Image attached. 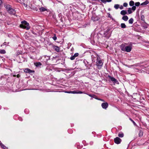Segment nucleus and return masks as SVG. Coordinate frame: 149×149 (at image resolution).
I'll return each instance as SVG.
<instances>
[{
  "instance_id": "obj_1",
  "label": "nucleus",
  "mask_w": 149,
  "mask_h": 149,
  "mask_svg": "<svg viewBox=\"0 0 149 149\" xmlns=\"http://www.w3.org/2000/svg\"><path fill=\"white\" fill-rule=\"evenodd\" d=\"M126 45V44H122L120 46V48L123 51L130 52L132 49V47L130 46H125Z\"/></svg>"
},
{
  "instance_id": "obj_2",
  "label": "nucleus",
  "mask_w": 149,
  "mask_h": 149,
  "mask_svg": "<svg viewBox=\"0 0 149 149\" xmlns=\"http://www.w3.org/2000/svg\"><path fill=\"white\" fill-rule=\"evenodd\" d=\"M21 24L19 25V27L23 29H25L27 30H28L30 29V26L29 23L25 21H22Z\"/></svg>"
},
{
  "instance_id": "obj_3",
  "label": "nucleus",
  "mask_w": 149,
  "mask_h": 149,
  "mask_svg": "<svg viewBox=\"0 0 149 149\" xmlns=\"http://www.w3.org/2000/svg\"><path fill=\"white\" fill-rule=\"evenodd\" d=\"M97 60L96 62V65L99 68H101L103 65V63L102 61L100 60L99 57H97Z\"/></svg>"
},
{
  "instance_id": "obj_4",
  "label": "nucleus",
  "mask_w": 149,
  "mask_h": 149,
  "mask_svg": "<svg viewBox=\"0 0 149 149\" xmlns=\"http://www.w3.org/2000/svg\"><path fill=\"white\" fill-rule=\"evenodd\" d=\"M50 60V58L49 56H44L42 57V60L43 63L47 65H49V63L48 62V61Z\"/></svg>"
},
{
  "instance_id": "obj_5",
  "label": "nucleus",
  "mask_w": 149,
  "mask_h": 149,
  "mask_svg": "<svg viewBox=\"0 0 149 149\" xmlns=\"http://www.w3.org/2000/svg\"><path fill=\"white\" fill-rule=\"evenodd\" d=\"M108 77L113 82V83L117 84H119L118 81L114 77H112L110 76H109Z\"/></svg>"
},
{
  "instance_id": "obj_6",
  "label": "nucleus",
  "mask_w": 149,
  "mask_h": 149,
  "mask_svg": "<svg viewBox=\"0 0 149 149\" xmlns=\"http://www.w3.org/2000/svg\"><path fill=\"white\" fill-rule=\"evenodd\" d=\"M114 142L115 143L118 144L120 143L121 140V139L118 137H116L114 139Z\"/></svg>"
},
{
  "instance_id": "obj_7",
  "label": "nucleus",
  "mask_w": 149,
  "mask_h": 149,
  "mask_svg": "<svg viewBox=\"0 0 149 149\" xmlns=\"http://www.w3.org/2000/svg\"><path fill=\"white\" fill-rule=\"evenodd\" d=\"M101 106L103 109H106L108 106V104L107 102H104L102 103Z\"/></svg>"
},
{
  "instance_id": "obj_8",
  "label": "nucleus",
  "mask_w": 149,
  "mask_h": 149,
  "mask_svg": "<svg viewBox=\"0 0 149 149\" xmlns=\"http://www.w3.org/2000/svg\"><path fill=\"white\" fill-rule=\"evenodd\" d=\"M8 11L11 15H15V14L16 12L15 10L12 8L10 9Z\"/></svg>"
},
{
  "instance_id": "obj_9",
  "label": "nucleus",
  "mask_w": 149,
  "mask_h": 149,
  "mask_svg": "<svg viewBox=\"0 0 149 149\" xmlns=\"http://www.w3.org/2000/svg\"><path fill=\"white\" fill-rule=\"evenodd\" d=\"M45 70L47 72L50 74L52 71V67L48 66L46 68Z\"/></svg>"
},
{
  "instance_id": "obj_10",
  "label": "nucleus",
  "mask_w": 149,
  "mask_h": 149,
  "mask_svg": "<svg viewBox=\"0 0 149 149\" xmlns=\"http://www.w3.org/2000/svg\"><path fill=\"white\" fill-rule=\"evenodd\" d=\"M24 71L26 73H29L33 72H34V71L33 70H31L28 68H25L24 70Z\"/></svg>"
},
{
  "instance_id": "obj_11",
  "label": "nucleus",
  "mask_w": 149,
  "mask_h": 149,
  "mask_svg": "<svg viewBox=\"0 0 149 149\" xmlns=\"http://www.w3.org/2000/svg\"><path fill=\"white\" fill-rule=\"evenodd\" d=\"M79 55V53H75L74 55L70 57V59L72 60H74L75 58V57H77Z\"/></svg>"
},
{
  "instance_id": "obj_12",
  "label": "nucleus",
  "mask_w": 149,
  "mask_h": 149,
  "mask_svg": "<svg viewBox=\"0 0 149 149\" xmlns=\"http://www.w3.org/2000/svg\"><path fill=\"white\" fill-rule=\"evenodd\" d=\"M53 48L57 52H59L60 51V49L59 47L57 46H54L53 47Z\"/></svg>"
},
{
  "instance_id": "obj_13",
  "label": "nucleus",
  "mask_w": 149,
  "mask_h": 149,
  "mask_svg": "<svg viewBox=\"0 0 149 149\" xmlns=\"http://www.w3.org/2000/svg\"><path fill=\"white\" fill-rule=\"evenodd\" d=\"M34 65L36 66V67H38L40 66H41L42 65V63L40 62H36L34 63Z\"/></svg>"
},
{
  "instance_id": "obj_14",
  "label": "nucleus",
  "mask_w": 149,
  "mask_h": 149,
  "mask_svg": "<svg viewBox=\"0 0 149 149\" xmlns=\"http://www.w3.org/2000/svg\"><path fill=\"white\" fill-rule=\"evenodd\" d=\"M4 7L6 8L7 11H8L11 8L10 6L9 5H5Z\"/></svg>"
},
{
  "instance_id": "obj_15",
  "label": "nucleus",
  "mask_w": 149,
  "mask_h": 149,
  "mask_svg": "<svg viewBox=\"0 0 149 149\" xmlns=\"http://www.w3.org/2000/svg\"><path fill=\"white\" fill-rule=\"evenodd\" d=\"M66 93H73V94H77V91H66L65 92Z\"/></svg>"
},
{
  "instance_id": "obj_16",
  "label": "nucleus",
  "mask_w": 149,
  "mask_h": 149,
  "mask_svg": "<svg viewBox=\"0 0 149 149\" xmlns=\"http://www.w3.org/2000/svg\"><path fill=\"white\" fill-rule=\"evenodd\" d=\"M122 19L125 21H126L128 20V17L126 15H125L122 17Z\"/></svg>"
},
{
  "instance_id": "obj_17",
  "label": "nucleus",
  "mask_w": 149,
  "mask_h": 149,
  "mask_svg": "<svg viewBox=\"0 0 149 149\" xmlns=\"http://www.w3.org/2000/svg\"><path fill=\"white\" fill-rule=\"evenodd\" d=\"M127 13L126 10H122L120 12V14L122 15H124L126 14H127Z\"/></svg>"
},
{
  "instance_id": "obj_18",
  "label": "nucleus",
  "mask_w": 149,
  "mask_h": 149,
  "mask_svg": "<svg viewBox=\"0 0 149 149\" xmlns=\"http://www.w3.org/2000/svg\"><path fill=\"white\" fill-rule=\"evenodd\" d=\"M149 3V1L147 0H146L145 1L141 3V6H145L148 4Z\"/></svg>"
},
{
  "instance_id": "obj_19",
  "label": "nucleus",
  "mask_w": 149,
  "mask_h": 149,
  "mask_svg": "<svg viewBox=\"0 0 149 149\" xmlns=\"http://www.w3.org/2000/svg\"><path fill=\"white\" fill-rule=\"evenodd\" d=\"M120 5L118 4H115L114 6V8L116 9H118Z\"/></svg>"
},
{
  "instance_id": "obj_20",
  "label": "nucleus",
  "mask_w": 149,
  "mask_h": 149,
  "mask_svg": "<svg viewBox=\"0 0 149 149\" xmlns=\"http://www.w3.org/2000/svg\"><path fill=\"white\" fill-rule=\"evenodd\" d=\"M129 24H132L134 22V20L133 18H131L128 21Z\"/></svg>"
},
{
  "instance_id": "obj_21",
  "label": "nucleus",
  "mask_w": 149,
  "mask_h": 149,
  "mask_svg": "<svg viewBox=\"0 0 149 149\" xmlns=\"http://www.w3.org/2000/svg\"><path fill=\"white\" fill-rule=\"evenodd\" d=\"M40 11L43 12L47 10V9L44 7H42L40 8Z\"/></svg>"
},
{
  "instance_id": "obj_22",
  "label": "nucleus",
  "mask_w": 149,
  "mask_h": 149,
  "mask_svg": "<svg viewBox=\"0 0 149 149\" xmlns=\"http://www.w3.org/2000/svg\"><path fill=\"white\" fill-rule=\"evenodd\" d=\"M121 27L122 28H125L126 27V25L124 23H121L120 24Z\"/></svg>"
},
{
  "instance_id": "obj_23",
  "label": "nucleus",
  "mask_w": 149,
  "mask_h": 149,
  "mask_svg": "<svg viewBox=\"0 0 149 149\" xmlns=\"http://www.w3.org/2000/svg\"><path fill=\"white\" fill-rule=\"evenodd\" d=\"M134 4V2L133 1H131L129 2V5L131 6H133Z\"/></svg>"
},
{
  "instance_id": "obj_24",
  "label": "nucleus",
  "mask_w": 149,
  "mask_h": 149,
  "mask_svg": "<svg viewBox=\"0 0 149 149\" xmlns=\"http://www.w3.org/2000/svg\"><path fill=\"white\" fill-rule=\"evenodd\" d=\"M6 53V51L4 49L0 50V53L1 54H5Z\"/></svg>"
},
{
  "instance_id": "obj_25",
  "label": "nucleus",
  "mask_w": 149,
  "mask_h": 149,
  "mask_svg": "<svg viewBox=\"0 0 149 149\" xmlns=\"http://www.w3.org/2000/svg\"><path fill=\"white\" fill-rule=\"evenodd\" d=\"M143 135V132L142 130H140L139 132V136L140 137L142 136Z\"/></svg>"
},
{
  "instance_id": "obj_26",
  "label": "nucleus",
  "mask_w": 149,
  "mask_h": 149,
  "mask_svg": "<svg viewBox=\"0 0 149 149\" xmlns=\"http://www.w3.org/2000/svg\"><path fill=\"white\" fill-rule=\"evenodd\" d=\"M118 136L120 137H123L124 136V134L123 133H119L118 134Z\"/></svg>"
},
{
  "instance_id": "obj_27",
  "label": "nucleus",
  "mask_w": 149,
  "mask_h": 149,
  "mask_svg": "<svg viewBox=\"0 0 149 149\" xmlns=\"http://www.w3.org/2000/svg\"><path fill=\"white\" fill-rule=\"evenodd\" d=\"M128 12L129 14H131L132 12V9L131 8H129L128 10Z\"/></svg>"
},
{
  "instance_id": "obj_28",
  "label": "nucleus",
  "mask_w": 149,
  "mask_h": 149,
  "mask_svg": "<svg viewBox=\"0 0 149 149\" xmlns=\"http://www.w3.org/2000/svg\"><path fill=\"white\" fill-rule=\"evenodd\" d=\"M144 18H145V17H144V15H141V20L143 21H144V20H145Z\"/></svg>"
},
{
  "instance_id": "obj_29",
  "label": "nucleus",
  "mask_w": 149,
  "mask_h": 149,
  "mask_svg": "<svg viewBox=\"0 0 149 149\" xmlns=\"http://www.w3.org/2000/svg\"><path fill=\"white\" fill-rule=\"evenodd\" d=\"M107 15H108V17H109L111 19H113V18H112V16L111 15H110V14L109 13H107Z\"/></svg>"
},
{
  "instance_id": "obj_30",
  "label": "nucleus",
  "mask_w": 149,
  "mask_h": 149,
  "mask_svg": "<svg viewBox=\"0 0 149 149\" xmlns=\"http://www.w3.org/2000/svg\"><path fill=\"white\" fill-rule=\"evenodd\" d=\"M140 4V3L139 2H137L135 3V6H139V5Z\"/></svg>"
},
{
  "instance_id": "obj_31",
  "label": "nucleus",
  "mask_w": 149,
  "mask_h": 149,
  "mask_svg": "<svg viewBox=\"0 0 149 149\" xmlns=\"http://www.w3.org/2000/svg\"><path fill=\"white\" fill-rule=\"evenodd\" d=\"M112 0H105V2L103 3L105 4L107 2H110Z\"/></svg>"
},
{
  "instance_id": "obj_32",
  "label": "nucleus",
  "mask_w": 149,
  "mask_h": 149,
  "mask_svg": "<svg viewBox=\"0 0 149 149\" xmlns=\"http://www.w3.org/2000/svg\"><path fill=\"white\" fill-rule=\"evenodd\" d=\"M77 94L85 93L84 92H82L80 91H77Z\"/></svg>"
},
{
  "instance_id": "obj_33",
  "label": "nucleus",
  "mask_w": 149,
  "mask_h": 149,
  "mask_svg": "<svg viewBox=\"0 0 149 149\" xmlns=\"http://www.w3.org/2000/svg\"><path fill=\"white\" fill-rule=\"evenodd\" d=\"M0 144L1 146V147L2 148H5L6 147V146L3 144L2 143H0Z\"/></svg>"
},
{
  "instance_id": "obj_34",
  "label": "nucleus",
  "mask_w": 149,
  "mask_h": 149,
  "mask_svg": "<svg viewBox=\"0 0 149 149\" xmlns=\"http://www.w3.org/2000/svg\"><path fill=\"white\" fill-rule=\"evenodd\" d=\"M132 10L133 11H134L136 9V7L135 6H133L132 8Z\"/></svg>"
},
{
  "instance_id": "obj_35",
  "label": "nucleus",
  "mask_w": 149,
  "mask_h": 149,
  "mask_svg": "<svg viewBox=\"0 0 149 149\" xmlns=\"http://www.w3.org/2000/svg\"><path fill=\"white\" fill-rule=\"evenodd\" d=\"M128 5V4L126 3H123V6L125 7H126Z\"/></svg>"
},
{
  "instance_id": "obj_36",
  "label": "nucleus",
  "mask_w": 149,
  "mask_h": 149,
  "mask_svg": "<svg viewBox=\"0 0 149 149\" xmlns=\"http://www.w3.org/2000/svg\"><path fill=\"white\" fill-rule=\"evenodd\" d=\"M17 55L21 54L22 53V52L21 51H18L17 52Z\"/></svg>"
},
{
  "instance_id": "obj_37",
  "label": "nucleus",
  "mask_w": 149,
  "mask_h": 149,
  "mask_svg": "<svg viewBox=\"0 0 149 149\" xmlns=\"http://www.w3.org/2000/svg\"><path fill=\"white\" fill-rule=\"evenodd\" d=\"M9 44V42H4L3 43V45H6Z\"/></svg>"
},
{
  "instance_id": "obj_38",
  "label": "nucleus",
  "mask_w": 149,
  "mask_h": 149,
  "mask_svg": "<svg viewBox=\"0 0 149 149\" xmlns=\"http://www.w3.org/2000/svg\"><path fill=\"white\" fill-rule=\"evenodd\" d=\"M52 38L54 40H56L57 39V37L56 36H54Z\"/></svg>"
},
{
  "instance_id": "obj_39",
  "label": "nucleus",
  "mask_w": 149,
  "mask_h": 149,
  "mask_svg": "<svg viewBox=\"0 0 149 149\" xmlns=\"http://www.w3.org/2000/svg\"><path fill=\"white\" fill-rule=\"evenodd\" d=\"M130 119L133 123L135 125L136 124L135 123L133 120H132L131 118H130Z\"/></svg>"
},
{
  "instance_id": "obj_40",
  "label": "nucleus",
  "mask_w": 149,
  "mask_h": 149,
  "mask_svg": "<svg viewBox=\"0 0 149 149\" xmlns=\"http://www.w3.org/2000/svg\"><path fill=\"white\" fill-rule=\"evenodd\" d=\"M120 9L121 10L123 9V6L122 5L120 6H119V7Z\"/></svg>"
},
{
  "instance_id": "obj_41",
  "label": "nucleus",
  "mask_w": 149,
  "mask_h": 149,
  "mask_svg": "<svg viewBox=\"0 0 149 149\" xmlns=\"http://www.w3.org/2000/svg\"><path fill=\"white\" fill-rule=\"evenodd\" d=\"M16 76H17V77L19 78L20 77V75L19 74H18L17 75H16Z\"/></svg>"
},
{
  "instance_id": "obj_42",
  "label": "nucleus",
  "mask_w": 149,
  "mask_h": 149,
  "mask_svg": "<svg viewBox=\"0 0 149 149\" xmlns=\"http://www.w3.org/2000/svg\"><path fill=\"white\" fill-rule=\"evenodd\" d=\"M137 66L138 65H132L131 66Z\"/></svg>"
},
{
  "instance_id": "obj_43",
  "label": "nucleus",
  "mask_w": 149,
  "mask_h": 149,
  "mask_svg": "<svg viewBox=\"0 0 149 149\" xmlns=\"http://www.w3.org/2000/svg\"><path fill=\"white\" fill-rule=\"evenodd\" d=\"M16 75H13V77H16Z\"/></svg>"
},
{
  "instance_id": "obj_44",
  "label": "nucleus",
  "mask_w": 149,
  "mask_h": 149,
  "mask_svg": "<svg viewBox=\"0 0 149 149\" xmlns=\"http://www.w3.org/2000/svg\"><path fill=\"white\" fill-rule=\"evenodd\" d=\"M101 100V101H103V100H102V99H101V100Z\"/></svg>"
},
{
  "instance_id": "obj_45",
  "label": "nucleus",
  "mask_w": 149,
  "mask_h": 149,
  "mask_svg": "<svg viewBox=\"0 0 149 149\" xmlns=\"http://www.w3.org/2000/svg\"><path fill=\"white\" fill-rule=\"evenodd\" d=\"M89 95L90 97L91 96V95Z\"/></svg>"
},
{
  "instance_id": "obj_46",
  "label": "nucleus",
  "mask_w": 149,
  "mask_h": 149,
  "mask_svg": "<svg viewBox=\"0 0 149 149\" xmlns=\"http://www.w3.org/2000/svg\"><path fill=\"white\" fill-rule=\"evenodd\" d=\"M92 143H93V142H91V143H90V144H92Z\"/></svg>"
},
{
  "instance_id": "obj_47",
  "label": "nucleus",
  "mask_w": 149,
  "mask_h": 149,
  "mask_svg": "<svg viewBox=\"0 0 149 149\" xmlns=\"http://www.w3.org/2000/svg\"><path fill=\"white\" fill-rule=\"evenodd\" d=\"M92 143H93V142H91V143H90V144H92Z\"/></svg>"
},
{
  "instance_id": "obj_48",
  "label": "nucleus",
  "mask_w": 149,
  "mask_h": 149,
  "mask_svg": "<svg viewBox=\"0 0 149 149\" xmlns=\"http://www.w3.org/2000/svg\"><path fill=\"white\" fill-rule=\"evenodd\" d=\"M145 27H146V28H147V27H146V26H145Z\"/></svg>"
},
{
  "instance_id": "obj_49",
  "label": "nucleus",
  "mask_w": 149,
  "mask_h": 149,
  "mask_svg": "<svg viewBox=\"0 0 149 149\" xmlns=\"http://www.w3.org/2000/svg\"><path fill=\"white\" fill-rule=\"evenodd\" d=\"M145 27H146V28H147V27H146V26H145Z\"/></svg>"
}]
</instances>
